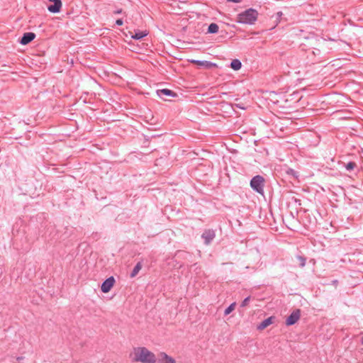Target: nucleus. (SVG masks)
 <instances>
[{
    "label": "nucleus",
    "instance_id": "27",
    "mask_svg": "<svg viewBox=\"0 0 363 363\" xmlns=\"http://www.w3.org/2000/svg\"><path fill=\"white\" fill-rule=\"evenodd\" d=\"M23 359V357H19L17 358V360L18 361V362L20 363V361L22 360Z\"/></svg>",
    "mask_w": 363,
    "mask_h": 363
},
{
    "label": "nucleus",
    "instance_id": "9",
    "mask_svg": "<svg viewBox=\"0 0 363 363\" xmlns=\"http://www.w3.org/2000/svg\"><path fill=\"white\" fill-rule=\"evenodd\" d=\"M35 38V34L32 32L25 33L21 40L20 43L22 45H27L30 43Z\"/></svg>",
    "mask_w": 363,
    "mask_h": 363
},
{
    "label": "nucleus",
    "instance_id": "20",
    "mask_svg": "<svg viewBox=\"0 0 363 363\" xmlns=\"http://www.w3.org/2000/svg\"><path fill=\"white\" fill-rule=\"evenodd\" d=\"M250 296H247V298H245L241 303L240 304V306L241 307H245L248 305L249 302H250Z\"/></svg>",
    "mask_w": 363,
    "mask_h": 363
},
{
    "label": "nucleus",
    "instance_id": "26",
    "mask_svg": "<svg viewBox=\"0 0 363 363\" xmlns=\"http://www.w3.org/2000/svg\"><path fill=\"white\" fill-rule=\"evenodd\" d=\"M332 284H333V285H335V286H337V284H338V281H337V280H333V281H332Z\"/></svg>",
    "mask_w": 363,
    "mask_h": 363
},
{
    "label": "nucleus",
    "instance_id": "19",
    "mask_svg": "<svg viewBox=\"0 0 363 363\" xmlns=\"http://www.w3.org/2000/svg\"><path fill=\"white\" fill-rule=\"evenodd\" d=\"M176 255L179 256V257H182L185 259H186L189 256H191V255L189 252H184V251H178L176 253Z\"/></svg>",
    "mask_w": 363,
    "mask_h": 363
},
{
    "label": "nucleus",
    "instance_id": "8",
    "mask_svg": "<svg viewBox=\"0 0 363 363\" xmlns=\"http://www.w3.org/2000/svg\"><path fill=\"white\" fill-rule=\"evenodd\" d=\"M189 62L195 65H197L199 67H204L206 69H211L213 67H216V65L211 62L209 61H200L196 60H189Z\"/></svg>",
    "mask_w": 363,
    "mask_h": 363
},
{
    "label": "nucleus",
    "instance_id": "2",
    "mask_svg": "<svg viewBox=\"0 0 363 363\" xmlns=\"http://www.w3.org/2000/svg\"><path fill=\"white\" fill-rule=\"evenodd\" d=\"M258 17V12L254 9H248L238 15L237 22L245 24H254Z\"/></svg>",
    "mask_w": 363,
    "mask_h": 363
},
{
    "label": "nucleus",
    "instance_id": "15",
    "mask_svg": "<svg viewBox=\"0 0 363 363\" xmlns=\"http://www.w3.org/2000/svg\"><path fill=\"white\" fill-rule=\"evenodd\" d=\"M141 268L142 264L140 262H138L130 273V277H135L138 274Z\"/></svg>",
    "mask_w": 363,
    "mask_h": 363
},
{
    "label": "nucleus",
    "instance_id": "13",
    "mask_svg": "<svg viewBox=\"0 0 363 363\" xmlns=\"http://www.w3.org/2000/svg\"><path fill=\"white\" fill-rule=\"evenodd\" d=\"M242 67L241 62L239 60H233L230 63V67L234 70H239Z\"/></svg>",
    "mask_w": 363,
    "mask_h": 363
},
{
    "label": "nucleus",
    "instance_id": "22",
    "mask_svg": "<svg viewBox=\"0 0 363 363\" xmlns=\"http://www.w3.org/2000/svg\"><path fill=\"white\" fill-rule=\"evenodd\" d=\"M122 11H123V10H122L121 9H118V10H116V11H113V13H114L115 14H119V13H122Z\"/></svg>",
    "mask_w": 363,
    "mask_h": 363
},
{
    "label": "nucleus",
    "instance_id": "6",
    "mask_svg": "<svg viewBox=\"0 0 363 363\" xmlns=\"http://www.w3.org/2000/svg\"><path fill=\"white\" fill-rule=\"evenodd\" d=\"M216 237V233L212 229L205 230L201 238L204 240L205 245H209Z\"/></svg>",
    "mask_w": 363,
    "mask_h": 363
},
{
    "label": "nucleus",
    "instance_id": "4",
    "mask_svg": "<svg viewBox=\"0 0 363 363\" xmlns=\"http://www.w3.org/2000/svg\"><path fill=\"white\" fill-rule=\"evenodd\" d=\"M301 316V310L296 309L294 310L289 316L286 320V325H292L295 324L299 319Z\"/></svg>",
    "mask_w": 363,
    "mask_h": 363
},
{
    "label": "nucleus",
    "instance_id": "11",
    "mask_svg": "<svg viewBox=\"0 0 363 363\" xmlns=\"http://www.w3.org/2000/svg\"><path fill=\"white\" fill-rule=\"evenodd\" d=\"M160 355V359H159V363H176L175 360L166 353L162 352Z\"/></svg>",
    "mask_w": 363,
    "mask_h": 363
},
{
    "label": "nucleus",
    "instance_id": "12",
    "mask_svg": "<svg viewBox=\"0 0 363 363\" xmlns=\"http://www.w3.org/2000/svg\"><path fill=\"white\" fill-rule=\"evenodd\" d=\"M157 94L159 96H161V94H164L165 96H176L177 94L174 93L173 91L168 89H163L157 91Z\"/></svg>",
    "mask_w": 363,
    "mask_h": 363
},
{
    "label": "nucleus",
    "instance_id": "24",
    "mask_svg": "<svg viewBox=\"0 0 363 363\" xmlns=\"http://www.w3.org/2000/svg\"><path fill=\"white\" fill-rule=\"evenodd\" d=\"M300 258L302 259L301 266L303 267L305 265V259H303L302 257H300Z\"/></svg>",
    "mask_w": 363,
    "mask_h": 363
},
{
    "label": "nucleus",
    "instance_id": "16",
    "mask_svg": "<svg viewBox=\"0 0 363 363\" xmlns=\"http://www.w3.org/2000/svg\"><path fill=\"white\" fill-rule=\"evenodd\" d=\"M218 28H219V27H218V26L216 23H211L208 26V33H216L218 31Z\"/></svg>",
    "mask_w": 363,
    "mask_h": 363
},
{
    "label": "nucleus",
    "instance_id": "3",
    "mask_svg": "<svg viewBox=\"0 0 363 363\" xmlns=\"http://www.w3.org/2000/svg\"><path fill=\"white\" fill-rule=\"evenodd\" d=\"M264 179L262 176L257 175L250 181L251 187L257 193L263 194Z\"/></svg>",
    "mask_w": 363,
    "mask_h": 363
},
{
    "label": "nucleus",
    "instance_id": "7",
    "mask_svg": "<svg viewBox=\"0 0 363 363\" xmlns=\"http://www.w3.org/2000/svg\"><path fill=\"white\" fill-rule=\"evenodd\" d=\"M50 1H52L53 4L49 5L48 6V9L51 13H58L60 11L62 7V1L61 0H49Z\"/></svg>",
    "mask_w": 363,
    "mask_h": 363
},
{
    "label": "nucleus",
    "instance_id": "18",
    "mask_svg": "<svg viewBox=\"0 0 363 363\" xmlns=\"http://www.w3.org/2000/svg\"><path fill=\"white\" fill-rule=\"evenodd\" d=\"M356 167H357V164L354 162H350L345 166L346 169L348 171L353 170Z\"/></svg>",
    "mask_w": 363,
    "mask_h": 363
},
{
    "label": "nucleus",
    "instance_id": "25",
    "mask_svg": "<svg viewBox=\"0 0 363 363\" xmlns=\"http://www.w3.org/2000/svg\"><path fill=\"white\" fill-rule=\"evenodd\" d=\"M320 53V50L315 49V51H313V54L316 55Z\"/></svg>",
    "mask_w": 363,
    "mask_h": 363
},
{
    "label": "nucleus",
    "instance_id": "5",
    "mask_svg": "<svg viewBox=\"0 0 363 363\" xmlns=\"http://www.w3.org/2000/svg\"><path fill=\"white\" fill-rule=\"evenodd\" d=\"M116 281L113 277H110L106 279L101 284V289L104 293H108L113 286Z\"/></svg>",
    "mask_w": 363,
    "mask_h": 363
},
{
    "label": "nucleus",
    "instance_id": "23",
    "mask_svg": "<svg viewBox=\"0 0 363 363\" xmlns=\"http://www.w3.org/2000/svg\"><path fill=\"white\" fill-rule=\"evenodd\" d=\"M228 1H231V2H234V3H240L241 2L242 0H227Z\"/></svg>",
    "mask_w": 363,
    "mask_h": 363
},
{
    "label": "nucleus",
    "instance_id": "1",
    "mask_svg": "<svg viewBox=\"0 0 363 363\" xmlns=\"http://www.w3.org/2000/svg\"><path fill=\"white\" fill-rule=\"evenodd\" d=\"M134 360L143 363H155L156 357L154 353L145 347H138L135 349Z\"/></svg>",
    "mask_w": 363,
    "mask_h": 363
},
{
    "label": "nucleus",
    "instance_id": "10",
    "mask_svg": "<svg viewBox=\"0 0 363 363\" xmlns=\"http://www.w3.org/2000/svg\"><path fill=\"white\" fill-rule=\"evenodd\" d=\"M274 320H275V317L274 316H270V317L267 318V319H265L263 321H262L257 326V329L258 330H263L264 329H265L266 328H267L268 326L272 325L274 323Z\"/></svg>",
    "mask_w": 363,
    "mask_h": 363
},
{
    "label": "nucleus",
    "instance_id": "28",
    "mask_svg": "<svg viewBox=\"0 0 363 363\" xmlns=\"http://www.w3.org/2000/svg\"><path fill=\"white\" fill-rule=\"evenodd\" d=\"M361 343L363 345V337L361 338Z\"/></svg>",
    "mask_w": 363,
    "mask_h": 363
},
{
    "label": "nucleus",
    "instance_id": "17",
    "mask_svg": "<svg viewBox=\"0 0 363 363\" xmlns=\"http://www.w3.org/2000/svg\"><path fill=\"white\" fill-rule=\"evenodd\" d=\"M235 306H236V303L234 302L233 303H231L224 311V315H227L228 314H230L233 311L235 310Z\"/></svg>",
    "mask_w": 363,
    "mask_h": 363
},
{
    "label": "nucleus",
    "instance_id": "14",
    "mask_svg": "<svg viewBox=\"0 0 363 363\" xmlns=\"http://www.w3.org/2000/svg\"><path fill=\"white\" fill-rule=\"evenodd\" d=\"M147 35V33L146 31L138 30L135 31V34L132 35V38L135 40H140L146 36Z\"/></svg>",
    "mask_w": 363,
    "mask_h": 363
},
{
    "label": "nucleus",
    "instance_id": "21",
    "mask_svg": "<svg viewBox=\"0 0 363 363\" xmlns=\"http://www.w3.org/2000/svg\"><path fill=\"white\" fill-rule=\"evenodd\" d=\"M116 23L118 26H122L123 24V21L122 19L119 18V19L116 20Z\"/></svg>",
    "mask_w": 363,
    "mask_h": 363
}]
</instances>
